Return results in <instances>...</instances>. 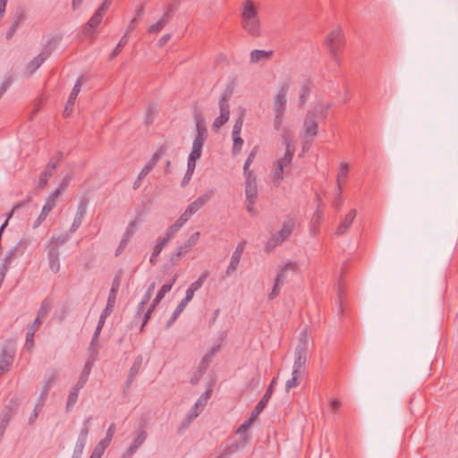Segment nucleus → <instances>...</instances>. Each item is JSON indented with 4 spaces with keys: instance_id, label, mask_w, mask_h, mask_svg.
<instances>
[{
    "instance_id": "0e129e2a",
    "label": "nucleus",
    "mask_w": 458,
    "mask_h": 458,
    "mask_svg": "<svg viewBox=\"0 0 458 458\" xmlns=\"http://www.w3.org/2000/svg\"><path fill=\"white\" fill-rule=\"evenodd\" d=\"M282 286L283 284L275 281L274 286L268 294L269 300H274L279 295Z\"/></svg>"
},
{
    "instance_id": "f03ea898",
    "label": "nucleus",
    "mask_w": 458,
    "mask_h": 458,
    "mask_svg": "<svg viewBox=\"0 0 458 458\" xmlns=\"http://www.w3.org/2000/svg\"><path fill=\"white\" fill-rule=\"evenodd\" d=\"M326 46L328 48L331 57L338 64L339 54L343 51L344 46V37L340 29H335L328 34Z\"/></svg>"
},
{
    "instance_id": "a19ab883",
    "label": "nucleus",
    "mask_w": 458,
    "mask_h": 458,
    "mask_svg": "<svg viewBox=\"0 0 458 458\" xmlns=\"http://www.w3.org/2000/svg\"><path fill=\"white\" fill-rule=\"evenodd\" d=\"M51 308H52L51 301L47 299H45L42 301V303L38 310L36 318H38L39 321L42 323V319L47 317L48 312L51 310Z\"/></svg>"
},
{
    "instance_id": "5701e85b",
    "label": "nucleus",
    "mask_w": 458,
    "mask_h": 458,
    "mask_svg": "<svg viewBox=\"0 0 458 458\" xmlns=\"http://www.w3.org/2000/svg\"><path fill=\"white\" fill-rule=\"evenodd\" d=\"M134 223L131 222L129 224V225L127 226L123 235V238L119 243V246L117 247L116 250H115V256H119L122 251L125 249L128 242L130 241L131 237L133 235L134 233Z\"/></svg>"
},
{
    "instance_id": "58836bf2",
    "label": "nucleus",
    "mask_w": 458,
    "mask_h": 458,
    "mask_svg": "<svg viewBox=\"0 0 458 458\" xmlns=\"http://www.w3.org/2000/svg\"><path fill=\"white\" fill-rule=\"evenodd\" d=\"M258 151V147H255L249 154L244 165H243V174L244 176H255L252 172L250 170V165L253 162Z\"/></svg>"
},
{
    "instance_id": "39448f33",
    "label": "nucleus",
    "mask_w": 458,
    "mask_h": 458,
    "mask_svg": "<svg viewBox=\"0 0 458 458\" xmlns=\"http://www.w3.org/2000/svg\"><path fill=\"white\" fill-rule=\"evenodd\" d=\"M295 151L285 150L283 157L275 162V171L273 173V182L276 186L284 180L285 169L291 165Z\"/></svg>"
},
{
    "instance_id": "8fccbe9b",
    "label": "nucleus",
    "mask_w": 458,
    "mask_h": 458,
    "mask_svg": "<svg viewBox=\"0 0 458 458\" xmlns=\"http://www.w3.org/2000/svg\"><path fill=\"white\" fill-rule=\"evenodd\" d=\"M201 156H198L195 154L190 153L188 157V163H187V174L189 175H192L196 167L197 161L200 158Z\"/></svg>"
},
{
    "instance_id": "cd10ccee",
    "label": "nucleus",
    "mask_w": 458,
    "mask_h": 458,
    "mask_svg": "<svg viewBox=\"0 0 458 458\" xmlns=\"http://www.w3.org/2000/svg\"><path fill=\"white\" fill-rule=\"evenodd\" d=\"M243 28L251 35L259 34V21L258 18L242 20Z\"/></svg>"
},
{
    "instance_id": "de8ad7c7",
    "label": "nucleus",
    "mask_w": 458,
    "mask_h": 458,
    "mask_svg": "<svg viewBox=\"0 0 458 458\" xmlns=\"http://www.w3.org/2000/svg\"><path fill=\"white\" fill-rule=\"evenodd\" d=\"M214 190L209 189L206 191L203 194L199 196L195 200L199 204V206L202 208L211 199V198L214 196Z\"/></svg>"
},
{
    "instance_id": "864d4df0",
    "label": "nucleus",
    "mask_w": 458,
    "mask_h": 458,
    "mask_svg": "<svg viewBox=\"0 0 458 458\" xmlns=\"http://www.w3.org/2000/svg\"><path fill=\"white\" fill-rule=\"evenodd\" d=\"M87 441L77 439L72 458H81Z\"/></svg>"
},
{
    "instance_id": "473e14b6",
    "label": "nucleus",
    "mask_w": 458,
    "mask_h": 458,
    "mask_svg": "<svg viewBox=\"0 0 458 458\" xmlns=\"http://www.w3.org/2000/svg\"><path fill=\"white\" fill-rule=\"evenodd\" d=\"M297 266L294 262H289L285 266H284L277 273L276 277L275 279L276 282L280 283L284 285L285 279H286V272L288 270L294 271L296 269Z\"/></svg>"
},
{
    "instance_id": "7c9ffc66",
    "label": "nucleus",
    "mask_w": 458,
    "mask_h": 458,
    "mask_svg": "<svg viewBox=\"0 0 458 458\" xmlns=\"http://www.w3.org/2000/svg\"><path fill=\"white\" fill-rule=\"evenodd\" d=\"M273 55V51H265V50H253L250 53V63H259L261 60H267L271 58Z\"/></svg>"
},
{
    "instance_id": "a211bd4d",
    "label": "nucleus",
    "mask_w": 458,
    "mask_h": 458,
    "mask_svg": "<svg viewBox=\"0 0 458 458\" xmlns=\"http://www.w3.org/2000/svg\"><path fill=\"white\" fill-rule=\"evenodd\" d=\"M177 278H178V275L174 274L168 283L162 285V287L157 292V296L151 302L152 309H156V307L158 305V303L161 301V300L165 297V293H167L168 292L171 291V289H172L174 284L176 282Z\"/></svg>"
},
{
    "instance_id": "774afa93",
    "label": "nucleus",
    "mask_w": 458,
    "mask_h": 458,
    "mask_svg": "<svg viewBox=\"0 0 458 458\" xmlns=\"http://www.w3.org/2000/svg\"><path fill=\"white\" fill-rule=\"evenodd\" d=\"M104 453H105V449L97 444L96 446L94 447L89 458H101V456L104 454Z\"/></svg>"
},
{
    "instance_id": "bf43d9fd",
    "label": "nucleus",
    "mask_w": 458,
    "mask_h": 458,
    "mask_svg": "<svg viewBox=\"0 0 458 458\" xmlns=\"http://www.w3.org/2000/svg\"><path fill=\"white\" fill-rule=\"evenodd\" d=\"M280 243H282V242L279 241V239L276 236V234H273L271 236V238L266 243L265 250H266V251H270Z\"/></svg>"
},
{
    "instance_id": "b1692460",
    "label": "nucleus",
    "mask_w": 458,
    "mask_h": 458,
    "mask_svg": "<svg viewBox=\"0 0 458 458\" xmlns=\"http://www.w3.org/2000/svg\"><path fill=\"white\" fill-rule=\"evenodd\" d=\"M49 56V53L47 51H43L36 57H34L28 64L27 70L30 74H32L36 72L37 69L40 67V65L47 59Z\"/></svg>"
},
{
    "instance_id": "f704fd0d",
    "label": "nucleus",
    "mask_w": 458,
    "mask_h": 458,
    "mask_svg": "<svg viewBox=\"0 0 458 458\" xmlns=\"http://www.w3.org/2000/svg\"><path fill=\"white\" fill-rule=\"evenodd\" d=\"M69 238L70 233H64L57 236H53L49 241L50 248H56V250H58V248L64 244L69 240Z\"/></svg>"
},
{
    "instance_id": "6e6d98bb",
    "label": "nucleus",
    "mask_w": 458,
    "mask_h": 458,
    "mask_svg": "<svg viewBox=\"0 0 458 458\" xmlns=\"http://www.w3.org/2000/svg\"><path fill=\"white\" fill-rule=\"evenodd\" d=\"M233 155L236 156L241 152L243 140L239 136H233Z\"/></svg>"
},
{
    "instance_id": "7ed1b4c3",
    "label": "nucleus",
    "mask_w": 458,
    "mask_h": 458,
    "mask_svg": "<svg viewBox=\"0 0 458 458\" xmlns=\"http://www.w3.org/2000/svg\"><path fill=\"white\" fill-rule=\"evenodd\" d=\"M196 120V136L192 142L191 154L201 156L202 148L208 138V129L205 119L198 114L195 117Z\"/></svg>"
},
{
    "instance_id": "4d7b16f0",
    "label": "nucleus",
    "mask_w": 458,
    "mask_h": 458,
    "mask_svg": "<svg viewBox=\"0 0 458 458\" xmlns=\"http://www.w3.org/2000/svg\"><path fill=\"white\" fill-rule=\"evenodd\" d=\"M113 310H114V306H109L108 304H106V308L102 310V312L100 314V317H99V319H98V323L104 326L106 318L108 316H110V314L112 313Z\"/></svg>"
},
{
    "instance_id": "a18cd8bd",
    "label": "nucleus",
    "mask_w": 458,
    "mask_h": 458,
    "mask_svg": "<svg viewBox=\"0 0 458 458\" xmlns=\"http://www.w3.org/2000/svg\"><path fill=\"white\" fill-rule=\"evenodd\" d=\"M142 362H143V358L141 355H138L135 359H134V361L129 370V373L128 375H131V377H136L137 375L139 374L140 370V368H141V365H142Z\"/></svg>"
},
{
    "instance_id": "13d9d810",
    "label": "nucleus",
    "mask_w": 458,
    "mask_h": 458,
    "mask_svg": "<svg viewBox=\"0 0 458 458\" xmlns=\"http://www.w3.org/2000/svg\"><path fill=\"white\" fill-rule=\"evenodd\" d=\"M165 24H166L165 20L161 18L157 22L151 25L148 28V31L152 34L157 33L165 27Z\"/></svg>"
},
{
    "instance_id": "052dcab7",
    "label": "nucleus",
    "mask_w": 458,
    "mask_h": 458,
    "mask_svg": "<svg viewBox=\"0 0 458 458\" xmlns=\"http://www.w3.org/2000/svg\"><path fill=\"white\" fill-rule=\"evenodd\" d=\"M243 124L242 115H240L234 122L232 136H239L242 131V127Z\"/></svg>"
},
{
    "instance_id": "c756f323",
    "label": "nucleus",
    "mask_w": 458,
    "mask_h": 458,
    "mask_svg": "<svg viewBox=\"0 0 458 458\" xmlns=\"http://www.w3.org/2000/svg\"><path fill=\"white\" fill-rule=\"evenodd\" d=\"M281 137L282 143L285 146V150L295 151L294 137L291 133V131H289L286 129H284Z\"/></svg>"
},
{
    "instance_id": "49530a36",
    "label": "nucleus",
    "mask_w": 458,
    "mask_h": 458,
    "mask_svg": "<svg viewBox=\"0 0 458 458\" xmlns=\"http://www.w3.org/2000/svg\"><path fill=\"white\" fill-rule=\"evenodd\" d=\"M349 166L347 164L344 163L341 165L340 169L337 174V184L338 190L342 191L343 189V181L347 177Z\"/></svg>"
},
{
    "instance_id": "4be33fe9",
    "label": "nucleus",
    "mask_w": 458,
    "mask_h": 458,
    "mask_svg": "<svg viewBox=\"0 0 458 458\" xmlns=\"http://www.w3.org/2000/svg\"><path fill=\"white\" fill-rule=\"evenodd\" d=\"M55 207V203L53 202L52 199H47L45 205L42 208V210H41L39 216H38L36 221L33 223L32 227L34 229L38 227L41 225V223L43 221H45V219L47 218L48 214L52 211V209Z\"/></svg>"
},
{
    "instance_id": "72a5a7b5",
    "label": "nucleus",
    "mask_w": 458,
    "mask_h": 458,
    "mask_svg": "<svg viewBox=\"0 0 458 458\" xmlns=\"http://www.w3.org/2000/svg\"><path fill=\"white\" fill-rule=\"evenodd\" d=\"M91 367H92V363L90 361H88L81 375H80V377H79V380L77 381V383L75 384L76 386L80 387V388H82L84 386V385L86 384V382L88 381L89 379V376L90 374V370H91Z\"/></svg>"
},
{
    "instance_id": "6ab92c4d",
    "label": "nucleus",
    "mask_w": 458,
    "mask_h": 458,
    "mask_svg": "<svg viewBox=\"0 0 458 458\" xmlns=\"http://www.w3.org/2000/svg\"><path fill=\"white\" fill-rule=\"evenodd\" d=\"M356 213L357 211L354 208L349 211V213L344 216V218L341 221L340 225H338L335 231L336 235H343L348 232L356 216Z\"/></svg>"
},
{
    "instance_id": "20e7f679",
    "label": "nucleus",
    "mask_w": 458,
    "mask_h": 458,
    "mask_svg": "<svg viewBox=\"0 0 458 458\" xmlns=\"http://www.w3.org/2000/svg\"><path fill=\"white\" fill-rule=\"evenodd\" d=\"M112 4V0H104L102 4L98 8L95 13L91 16L89 21L83 28V34L86 37H91L95 29L99 25L106 12Z\"/></svg>"
},
{
    "instance_id": "338daca9",
    "label": "nucleus",
    "mask_w": 458,
    "mask_h": 458,
    "mask_svg": "<svg viewBox=\"0 0 458 458\" xmlns=\"http://www.w3.org/2000/svg\"><path fill=\"white\" fill-rule=\"evenodd\" d=\"M82 221H83V217H81V216L75 215L73 222L70 228V233H75L78 230V228L81 226Z\"/></svg>"
},
{
    "instance_id": "aec40b11",
    "label": "nucleus",
    "mask_w": 458,
    "mask_h": 458,
    "mask_svg": "<svg viewBox=\"0 0 458 458\" xmlns=\"http://www.w3.org/2000/svg\"><path fill=\"white\" fill-rule=\"evenodd\" d=\"M57 168V163H54L51 159L46 166V169L40 174L38 187L45 188L47 185V182L52 177L54 172Z\"/></svg>"
},
{
    "instance_id": "f8f14e48",
    "label": "nucleus",
    "mask_w": 458,
    "mask_h": 458,
    "mask_svg": "<svg viewBox=\"0 0 458 458\" xmlns=\"http://www.w3.org/2000/svg\"><path fill=\"white\" fill-rule=\"evenodd\" d=\"M167 146L166 145H162L158 150L153 155L151 160L149 161V163L148 165H146L142 169L141 171L140 172L139 175L140 178H144L146 177L148 173L156 166V165L157 164V162L159 161V159L166 154L167 152Z\"/></svg>"
},
{
    "instance_id": "680f3d73",
    "label": "nucleus",
    "mask_w": 458,
    "mask_h": 458,
    "mask_svg": "<svg viewBox=\"0 0 458 458\" xmlns=\"http://www.w3.org/2000/svg\"><path fill=\"white\" fill-rule=\"evenodd\" d=\"M12 83L13 77L11 75L6 76L0 86V98L3 97L4 93L7 90Z\"/></svg>"
},
{
    "instance_id": "9d476101",
    "label": "nucleus",
    "mask_w": 458,
    "mask_h": 458,
    "mask_svg": "<svg viewBox=\"0 0 458 458\" xmlns=\"http://www.w3.org/2000/svg\"><path fill=\"white\" fill-rule=\"evenodd\" d=\"M84 81H85V77L83 75L81 76L76 81V82H75V84H74V86H73V88L72 89V92L70 93V96H69V98L67 100V103H66V105L64 106V116L68 117L72 114L73 106H74L75 101H76V98L78 97V94L81 91V88L82 84L84 83Z\"/></svg>"
},
{
    "instance_id": "e2e57ef3",
    "label": "nucleus",
    "mask_w": 458,
    "mask_h": 458,
    "mask_svg": "<svg viewBox=\"0 0 458 458\" xmlns=\"http://www.w3.org/2000/svg\"><path fill=\"white\" fill-rule=\"evenodd\" d=\"M89 421V419H87L84 421L83 427L81 428L78 439L87 441V437H88V435H89V428L88 426Z\"/></svg>"
},
{
    "instance_id": "c03bdc74",
    "label": "nucleus",
    "mask_w": 458,
    "mask_h": 458,
    "mask_svg": "<svg viewBox=\"0 0 458 458\" xmlns=\"http://www.w3.org/2000/svg\"><path fill=\"white\" fill-rule=\"evenodd\" d=\"M129 36L128 33H124V35L121 38L120 41L114 47V49L110 54L109 59L112 60L114 57H116L120 52L122 51V48L128 43Z\"/></svg>"
},
{
    "instance_id": "0eeeda50",
    "label": "nucleus",
    "mask_w": 458,
    "mask_h": 458,
    "mask_svg": "<svg viewBox=\"0 0 458 458\" xmlns=\"http://www.w3.org/2000/svg\"><path fill=\"white\" fill-rule=\"evenodd\" d=\"M290 81H286L280 85V88L274 98V113L284 114L287 104V93L290 89Z\"/></svg>"
},
{
    "instance_id": "f257e3e1",
    "label": "nucleus",
    "mask_w": 458,
    "mask_h": 458,
    "mask_svg": "<svg viewBox=\"0 0 458 458\" xmlns=\"http://www.w3.org/2000/svg\"><path fill=\"white\" fill-rule=\"evenodd\" d=\"M276 378H273L270 385L267 388L264 395L260 399V401L257 403V405L254 407V409L251 411L250 417L249 420L244 421L237 429L236 433L238 434H243L247 431L248 428H250V426L253 424V422L257 420L259 415L262 412L266 405L267 404L269 399L272 396L273 391H274V385L276 383Z\"/></svg>"
},
{
    "instance_id": "ea45409f",
    "label": "nucleus",
    "mask_w": 458,
    "mask_h": 458,
    "mask_svg": "<svg viewBox=\"0 0 458 458\" xmlns=\"http://www.w3.org/2000/svg\"><path fill=\"white\" fill-rule=\"evenodd\" d=\"M81 389V388L74 386L70 391L66 403V411H70L73 405L77 403L79 392Z\"/></svg>"
},
{
    "instance_id": "ddd939ff",
    "label": "nucleus",
    "mask_w": 458,
    "mask_h": 458,
    "mask_svg": "<svg viewBox=\"0 0 458 458\" xmlns=\"http://www.w3.org/2000/svg\"><path fill=\"white\" fill-rule=\"evenodd\" d=\"M244 247H245V242H239L237 244V246H236V248H235V250L233 252V255L231 257L230 264L227 267L226 271H225V275L227 276H231V274L237 269L238 265H239L240 260H241V257H242V252L244 250Z\"/></svg>"
},
{
    "instance_id": "bb28decb",
    "label": "nucleus",
    "mask_w": 458,
    "mask_h": 458,
    "mask_svg": "<svg viewBox=\"0 0 458 458\" xmlns=\"http://www.w3.org/2000/svg\"><path fill=\"white\" fill-rule=\"evenodd\" d=\"M219 350L218 346L212 347L208 352L200 360L198 369L200 370V373H205L209 363L212 361L214 356L216 355V352Z\"/></svg>"
},
{
    "instance_id": "c9c22d12",
    "label": "nucleus",
    "mask_w": 458,
    "mask_h": 458,
    "mask_svg": "<svg viewBox=\"0 0 458 458\" xmlns=\"http://www.w3.org/2000/svg\"><path fill=\"white\" fill-rule=\"evenodd\" d=\"M199 232H196L194 233H192L189 239L184 242V244H182V246L179 247L180 250H182V251L186 254L189 252V250H191V247H193L199 241Z\"/></svg>"
},
{
    "instance_id": "f3484780",
    "label": "nucleus",
    "mask_w": 458,
    "mask_h": 458,
    "mask_svg": "<svg viewBox=\"0 0 458 458\" xmlns=\"http://www.w3.org/2000/svg\"><path fill=\"white\" fill-rule=\"evenodd\" d=\"M41 322L38 318H35L34 321L27 327L26 342L24 348L27 351H30L34 346V335L36 331L40 327Z\"/></svg>"
},
{
    "instance_id": "dca6fc26",
    "label": "nucleus",
    "mask_w": 458,
    "mask_h": 458,
    "mask_svg": "<svg viewBox=\"0 0 458 458\" xmlns=\"http://www.w3.org/2000/svg\"><path fill=\"white\" fill-rule=\"evenodd\" d=\"M317 112H312V114L310 117H307L304 120L303 125H302V131L304 132L305 136H310L315 137L318 134V123L316 122L317 117Z\"/></svg>"
},
{
    "instance_id": "603ef678",
    "label": "nucleus",
    "mask_w": 458,
    "mask_h": 458,
    "mask_svg": "<svg viewBox=\"0 0 458 458\" xmlns=\"http://www.w3.org/2000/svg\"><path fill=\"white\" fill-rule=\"evenodd\" d=\"M168 242L169 240L165 236L158 239L157 244L153 248V256H158Z\"/></svg>"
},
{
    "instance_id": "37998d69",
    "label": "nucleus",
    "mask_w": 458,
    "mask_h": 458,
    "mask_svg": "<svg viewBox=\"0 0 458 458\" xmlns=\"http://www.w3.org/2000/svg\"><path fill=\"white\" fill-rule=\"evenodd\" d=\"M186 306H187L186 303H184L182 301H180V303L177 305L174 311L173 312L171 318L167 321V323L165 325V328H169L175 322V320L180 316V314L183 311V310L185 309Z\"/></svg>"
},
{
    "instance_id": "1a4fd4ad",
    "label": "nucleus",
    "mask_w": 458,
    "mask_h": 458,
    "mask_svg": "<svg viewBox=\"0 0 458 458\" xmlns=\"http://www.w3.org/2000/svg\"><path fill=\"white\" fill-rule=\"evenodd\" d=\"M14 348L12 344L4 345L0 354V375L10 369L14 357Z\"/></svg>"
},
{
    "instance_id": "3c124183",
    "label": "nucleus",
    "mask_w": 458,
    "mask_h": 458,
    "mask_svg": "<svg viewBox=\"0 0 458 458\" xmlns=\"http://www.w3.org/2000/svg\"><path fill=\"white\" fill-rule=\"evenodd\" d=\"M12 415L2 411L1 419H0V439L3 437L4 431L8 426L10 420L12 419Z\"/></svg>"
},
{
    "instance_id": "6e6552de",
    "label": "nucleus",
    "mask_w": 458,
    "mask_h": 458,
    "mask_svg": "<svg viewBox=\"0 0 458 458\" xmlns=\"http://www.w3.org/2000/svg\"><path fill=\"white\" fill-rule=\"evenodd\" d=\"M308 350L306 344H298L295 350V360L293 363V370L294 374L305 373V364L307 361Z\"/></svg>"
},
{
    "instance_id": "412c9836",
    "label": "nucleus",
    "mask_w": 458,
    "mask_h": 458,
    "mask_svg": "<svg viewBox=\"0 0 458 458\" xmlns=\"http://www.w3.org/2000/svg\"><path fill=\"white\" fill-rule=\"evenodd\" d=\"M233 95V89H227L220 97L218 106L220 109V114L229 117L230 116V106L229 99Z\"/></svg>"
},
{
    "instance_id": "c85d7f7f",
    "label": "nucleus",
    "mask_w": 458,
    "mask_h": 458,
    "mask_svg": "<svg viewBox=\"0 0 458 458\" xmlns=\"http://www.w3.org/2000/svg\"><path fill=\"white\" fill-rule=\"evenodd\" d=\"M242 15V20L258 18L257 9L254 6V4L251 0H247L244 3Z\"/></svg>"
},
{
    "instance_id": "2f4dec72",
    "label": "nucleus",
    "mask_w": 458,
    "mask_h": 458,
    "mask_svg": "<svg viewBox=\"0 0 458 458\" xmlns=\"http://www.w3.org/2000/svg\"><path fill=\"white\" fill-rule=\"evenodd\" d=\"M119 287H120V278H119V276H116L113 280L112 287H111V290L109 292V295H108V298H107L106 304H108L109 306H114V307L115 301H116V295H117V292L119 290Z\"/></svg>"
},
{
    "instance_id": "9b49d317",
    "label": "nucleus",
    "mask_w": 458,
    "mask_h": 458,
    "mask_svg": "<svg viewBox=\"0 0 458 458\" xmlns=\"http://www.w3.org/2000/svg\"><path fill=\"white\" fill-rule=\"evenodd\" d=\"M245 177L246 203L255 204L258 197V186L255 176Z\"/></svg>"
},
{
    "instance_id": "393cba45",
    "label": "nucleus",
    "mask_w": 458,
    "mask_h": 458,
    "mask_svg": "<svg viewBox=\"0 0 458 458\" xmlns=\"http://www.w3.org/2000/svg\"><path fill=\"white\" fill-rule=\"evenodd\" d=\"M47 259L51 271L56 274L60 270L59 250L56 248H49Z\"/></svg>"
},
{
    "instance_id": "4c0bfd02",
    "label": "nucleus",
    "mask_w": 458,
    "mask_h": 458,
    "mask_svg": "<svg viewBox=\"0 0 458 458\" xmlns=\"http://www.w3.org/2000/svg\"><path fill=\"white\" fill-rule=\"evenodd\" d=\"M304 374L305 373L294 374V370H293L292 378L288 379L285 383V391L289 392L292 388L298 386Z\"/></svg>"
},
{
    "instance_id": "09e8293b",
    "label": "nucleus",
    "mask_w": 458,
    "mask_h": 458,
    "mask_svg": "<svg viewBox=\"0 0 458 458\" xmlns=\"http://www.w3.org/2000/svg\"><path fill=\"white\" fill-rule=\"evenodd\" d=\"M240 448L239 443H233L225 448V450L216 458H229Z\"/></svg>"
},
{
    "instance_id": "423d86ee",
    "label": "nucleus",
    "mask_w": 458,
    "mask_h": 458,
    "mask_svg": "<svg viewBox=\"0 0 458 458\" xmlns=\"http://www.w3.org/2000/svg\"><path fill=\"white\" fill-rule=\"evenodd\" d=\"M29 245V241L26 238H21L17 242V244L13 247H12L5 254L3 263L0 267V269L6 272L8 271L12 261L17 258L21 256L25 250L27 249Z\"/></svg>"
},
{
    "instance_id": "e433bc0d",
    "label": "nucleus",
    "mask_w": 458,
    "mask_h": 458,
    "mask_svg": "<svg viewBox=\"0 0 458 458\" xmlns=\"http://www.w3.org/2000/svg\"><path fill=\"white\" fill-rule=\"evenodd\" d=\"M311 89L310 87V83L308 81H304L300 89L299 92V106L302 107L306 103V100L310 93Z\"/></svg>"
},
{
    "instance_id": "69168bd1",
    "label": "nucleus",
    "mask_w": 458,
    "mask_h": 458,
    "mask_svg": "<svg viewBox=\"0 0 458 458\" xmlns=\"http://www.w3.org/2000/svg\"><path fill=\"white\" fill-rule=\"evenodd\" d=\"M184 255L185 254L182 251V250L178 248L177 250L171 255L170 262L173 265H176Z\"/></svg>"
},
{
    "instance_id": "2eb2a0df",
    "label": "nucleus",
    "mask_w": 458,
    "mask_h": 458,
    "mask_svg": "<svg viewBox=\"0 0 458 458\" xmlns=\"http://www.w3.org/2000/svg\"><path fill=\"white\" fill-rule=\"evenodd\" d=\"M147 438V432L145 429H140L136 438L132 441L129 448L123 453V458H129L140 447Z\"/></svg>"
},
{
    "instance_id": "4468645a",
    "label": "nucleus",
    "mask_w": 458,
    "mask_h": 458,
    "mask_svg": "<svg viewBox=\"0 0 458 458\" xmlns=\"http://www.w3.org/2000/svg\"><path fill=\"white\" fill-rule=\"evenodd\" d=\"M57 377L58 373L56 371H52L50 374L46 376L44 380V386L39 394L37 403H42V406L44 405L48 394V390L51 387V386L55 383Z\"/></svg>"
},
{
    "instance_id": "79ce46f5",
    "label": "nucleus",
    "mask_w": 458,
    "mask_h": 458,
    "mask_svg": "<svg viewBox=\"0 0 458 458\" xmlns=\"http://www.w3.org/2000/svg\"><path fill=\"white\" fill-rule=\"evenodd\" d=\"M21 403V400L19 397H13L4 406L3 411L13 416L17 411Z\"/></svg>"
},
{
    "instance_id": "5fc2aeb1",
    "label": "nucleus",
    "mask_w": 458,
    "mask_h": 458,
    "mask_svg": "<svg viewBox=\"0 0 458 458\" xmlns=\"http://www.w3.org/2000/svg\"><path fill=\"white\" fill-rule=\"evenodd\" d=\"M182 225L175 221L172 225H170L165 234V237L167 238L169 241L171 238L174 237V235L181 229Z\"/></svg>"
},
{
    "instance_id": "a878e982",
    "label": "nucleus",
    "mask_w": 458,
    "mask_h": 458,
    "mask_svg": "<svg viewBox=\"0 0 458 458\" xmlns=\"http://www.w3.org/2000/svg\"><path fill=\"white\" fill-rule=\"evenodd\" d=\"M293 229L294 221L293 219H288L284 222L282 229L275 234L279 239V241L283 242L291 235Z\"/></svg>"
}]
</instances>
